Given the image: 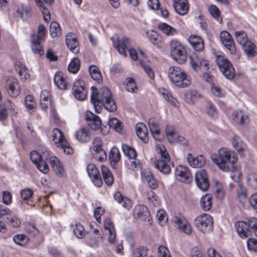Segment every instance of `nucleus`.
<instances>
[{"mask_svg": "<svg viewBox=\"0 0 257 257\" xmlns=\"http://www.w3.org/2000/svg\"><path fill=\"white\" fill-rule=\"evenodd\" d=\"M91 102L96 113L101 111L102 106L110 112H113L116 110V104L108 88L102 87L98 91L95 87H91Z\"/></svg>", "mask_w": 257, "mask_h": 257, "instance_id": "1", "label": "nucleus"}, {"mask_svg": "<svg viewBox=\"0 0 257 257\" xmlns=\"http://www.w3.org/2000/svg\"><path fill=\"white\" fill-rule=\"evenodd\" d=\"M211 159L223 172H229L231 164L236 163L237 157L235 153L228 149L222 148L217 153L211 155Z\"/></svg>", "mask_w": 257, "mask_h": 257, "instance_id": "2", "label": "nucleus"}, {"mask_svg": "<svg viewBox=\"0 0 257 257\" xmlns=\"http://www.w3.org/2000/svg\"><path fill=\"white\" fill-rule=\"evenodd\" d=\"M168 76L175 85L180 88L189 86L191 83V78L183 69L176 66H172L168 70Z\"/></svg>", "mask_w": 257, "mask_h": 257, "instance_id": "3", "label": "nucleus"}, {"mask_svg": "<svg viewBox=\"0 0 257 257\" xmlns=\"http://www.w3.org/2000/svg\"><path fill=\"white\" fill-rule=\"evenodd\" d=\"M113 45L117 49L118 52L124 57L126 56L127 51L129 52L131 58L136 60L138 59L136 51L134 49H130V40L126 37L120 39L116 35H114L111 38Z\"/></svg>", "mask_w": 257, "mask_h": 257, "instance_id": "4", "label": "nucleus"}, {"mask_svg": "<svg viewBox=\"0 0 257 257\" xmlns=\"http://www.w3.org/2000/svg\"><path fill=\"white\" fill-rule=\"evenodd\" d=\"M170 53L172 59L178 63L183 64L187 61V55L184 46L177 40L170 43Z\"/></svg>", "mask_w": 257, "mask_h": 257, "instance_id": "5", "label": "nucleus"}, {"mask_svg": "<svg viewBox=\"0 0 257 257\" xmlns=\"http://www.w3.org/2000/svg\"><path fill=\"white\" fill-rule=\"evenodd\" d=\"M216 64L224 76L228 79H233L235 75V70L230 61L224 55L215 56Z\"/></svg>", "mask_w": 257, "mask_h": 257, "instance_id": "6", "label": "nucleus"}, {"mask_svg": "<svg viewBox=\"0 0 257 257\" xmlns=\"http://www.w3.org/2000/svg\"><path fill=\"white\" fill-rule=\"evenodd\" d=\"M213 220L207 213L201 214L196 217L194 224L196 227L204 233L210 232L213 229Z\"/></svg>", "mask_w": 257, "mask_h": 257, "instance_id": "7", "label": "nucleus"}, {"mask_svg": "<svg viewBox=\"0 0 257 257\" xmlns=\"http://www.w3.org/2000/svg\"><path fill=\"white\" fill-rule=\"evenodd\" d=\"M45 38V33H32L31 35V48L32 52L38 56L44 54L41 43Z\"/></svg>", "mask_w": 257, "mask_h": 257, "instance_id": "8", "label": "nucleus"}, {"mask_svg": "<svg viewBox=\"0 0 257 257\" xmlns=\"http://www.w3.org/2000/svg\"><path fill=\"white\" fill-rule=\"evenodd\" d=\"M174 175L176 179L181 182L189 183L192 179L189 169L183 165H178L176 167Z\"/></svg>", "mask_w": 257, "mask_h": 257, "instance_id": "9", "label": "nucleus"}, {"mask_svg": "<svg viewBox=\"0 0 257 257\" xmlns=\"http://www.w3.org/2000/svg\"><path fill=\"white\" fill-rule=\"evenodd\" d=\"M172 221L180 231L186 234H190L191 233V227L188 220L182 214H178L174 216Z\"/></svg>", "mask_w": 257, "mask_h": 257, "instance_id": "10", "label": "nucleus"}, {"mask_svg": "<svg viewBox=\"0 0 257 257\" xmlns=\"http://www.w3.org/2000/svg\"><path fill=\"white\" fill-rule=\"evenodd\" d=\"M196 184L202 191H206L209 186L208 175L205 170L201 169L196 172L195 175Z\"/></svg>", "mask_w": 257, "mask_h": 257, "instance_id": "11", "label": "nucleus"}, {"mask_svg": "<svg viewBox=\"0 0 257 257\" xmlns=\"http://www.w3.org/2000/svg\"><path fill=\"white\" fill-rule=\"evenodd\" d=\"M85 82L82 80H77L74 84L73 94L74 97L78 100H85L87 96Z\"/></svg>", "mask_w": 257, "mask_h": 257, "instance_id": "12", "label": "nucleus"}, {"mask_svg": "<svg viewBox=\"0 0 257 257\" xmlns=\"http://www.w3.org/2000/svg\"><path fill=\"white\" fill-rule=\"evenodd\" d=\"M14 10L15 16L23 20H27L31 15L29 7L20 2L15 4Z\"/></svg>", "mask_w": 257, "mask_h": 257, "instance_id": "13", "label": "nucleus"}, {"mask_svg": "<svg viewBox=\"0 0 257 257\" xmlns=\"http://www.w3.org/2000/svg\"><path fill=\"white\" fill-rule=\"evenodd\" d=\"M86 170L94 185L97 187H100L102 181L99 171L95 166L92 164H89L87 166Z\"/></svg>", "mask_w": 257, "mask_h": 257, "instance_id": "14", "label": "nucleus"}, {"mask_svg": "<svg viewBox=\"0 0 257 257\" xmlns=\"http://www.w3.org/2000/svg\"><path fill=\"white\" fill-rule=\"evenodd\" d=\"M7 90L9 95L13 97H17L20 93V86L17 79L10 77L7 81Z\"/></svg>", "mask_w": 257, "mask_h": 257, "instance_id": "15", "label": "nucleus"}, {"mask_svg": "<svg viewBox=\"0 0 257 257\" xmlns=\"http://www.w3.org/2000/svg\"><path fill=\"white\" fill-rule=\"evenodd\" d=\"M192 67L195 69L197 67H203L205 69L209 68V61L202 58L199 54L193 53L189 56Z\"/></svg>", "mask_w": 257, "mask_h": 257, "instance_id": "16", "label": "nucleus"}, {"mask_svg": "<svg viewBox=\"0 0 257 257\" xmlns=\"http://www.w3.org/2000/svg\"><path fill=\"white\" fill-rule=\"evenodd\" d=\"M85 116L88 125L91 129L96 130L100 128L101 125V121L97 115L87 111L85 113Z\"/></svg>", "mask_w": 257, "mask_h": 257, "instance_id": "17", "label": "nucleus"}, {"mask_svg": "<svg viewBox=\"0 0 257 257\" xmlns=\"http://www.w3.org/2000/svg\"><path fill=\"white\" fill-rule=\"evenodd\" d=\"M236 230L241 237L245 238L251 234V228L249 226V220L247 222L238 221L235 224Z\"/></svg>", "mask_w": 257, "mask_h": 257, "instance_id": "18", "label": "nucleus"}, {"mask_svg": "<svg viewBox=\"0 0 257 257\" xmlns=\"http://www.w3.org/2000/svg\"><path fill=\"white\" fill-rule=\"evenodd\" d=\"M186 158L189 165L193 168H201L206 164V159L202 155L193 157L191 154L189 153Z\"/></svg>", "mask_w": 257, "mask_h": 257, "instance_id": "19", "label": "nucleus"}, {"mask_svg": "<svg viewBox=\"0 0 257 257\" xmlns=\"http://www.w3.org/2000/svg\"><path fill=\"white\" fill-rule=\"evenodd\" d=\"M66 43L69 50L74 54H77L80 50L78 42L73 33H68L66 36Z\"/></svg>", "mask_w": 257, "mask_h": 257, "instance_id": "20", "label": "nucleus"}, {"mask_svg": "<svg viewBox=\"0 0 257 257\" xmlns=\"http://www.w3.org/2000/svg\"><path fill=\"white\" fill-rule=\"evenodd\" d=\"M220 34V38L222 43L229 51L231 54H234L236 50L232 36L230 33Z\"/></svg>", "mask_w": 257, "mask_h": 257, "instance_id": "21", "label": "nucleus"}, {"mask_svg": "<svg viewBox=\"0 0 257 257\" xmlns=\"http://www.w3.org/2000/svg\"><path fill=\"white\" fill-rule=\"evenodd\" d=\"M134 215L135 218H140L143 220L149 221L150 213L147 207L144 205H138L135 206L134 209Z\"/></svg>", "mask_w": 257, "mask_h": 257, "instance_id": "22", "label": "nucleus"}, {"mask_svg": "<svg viewBox=\"0 0 257 257\" xmlns=\"http://www.w3.org/2000/svg\"><path fill=\"white\" fill-rule=\"evenodd\" d=\"M173 6L175 11L180 15L186 14L189 8L187 0H174Z\"/></svg>", "mask_w": 257, "mask_h": 257, "instance_id": "23", "label": "nucleus"}, {"mask_svg": "<svg viewBox=\"0 0 257 257\" xmlns=\"http://www.w3.org/2000/svg\"><path fill=\"white\" fill-rule=\"evenodd\" d=\"M50 165L54 171L58 176H62L64 175L65 170L62 163L58 159L54 156H51L49 158Z\"/></svg>", "mask_w": 257, "mask_h": 257, "instance_id": "24", "label": "nucleus"}, {"mask_svg": "<svg viewBox=\"0 0 257 257\" xmlns=\"http://www.w3.org/2000/svg\"><path fill=\"white\" fill-rule=\"evenodd\" d=\"M54 82L55 85L60 89L66 90L67 89L68 82L62 72H57L55 73Z\"/></svg>", "mask_w": 257, "mask_h": 257, "instance_id": "25", "label": "nucleus"}, {"mask_svg": "<svg viewBox=\"0 0 257 257\" xmlns=\"http://www.w3.org/2000/svg\"><path fill=\"white\" fill-rule=\"evenodd\" d=\"M231 144L233 148L241 156L244 155V152L246 149V146L238 136H234L231 140Z\"/></svg>", "mask_w": 257, "mask_h": 257, "instance_id": "26", "label": "nucleus"}, {"mask_svg": "<svg viewBox=\"0 0 257 257\" xmlns=\"http://www.w3.org/2000/svg\"><path fill=\"white\" fill-rule=\"evenodd\" d=\"M170 161H163L162 160H157L155 161L154 165L155 168L163 174L169 175L171 171V168L169 164Z\"/></svg>", "mask_w": 257, "mask_h": 257, "instance_id": "27", "label": "nucleus"}, {"mask_svg": "<svg viewBox=\"0 0 257 257\" xmlns=\"http://www.w3.org/2000/svg\"><path fill=\"white\" fill-rule=\"evenodd\" d=\"M148 124L153 138L156 140L160 141L161 138L160 135V129L157 121L154 118H150L148 120Z\"/></svg>", "mask_w": 257, "mask_h": 257, "instance_id": "28", "label": "nucleus"}, {"mask_svg": "<svg viewBox=\"0 0 257 257\" xmlns=\"http://www.w3.org/2000/svg\"><path fill=\"white\" fill-rule=\"evenodd\" d=\"M76 139L81 143H87L90 140V132L89 128L81 127L75 134Z\"/></svg>", "mask_w": 257, "mask_h": 257, "instance_id": "29", "label": "nucleus"}, {"mask_svg": "<svg viewBox=\"0 0 257 257\" xmlns=\"http://www.w3.org/2000/svg\"><path fill=\"white\" fill-rule=\"evenodd\" d=\"M232 119L239 124H246L249 121L248 116L240 110H235L232 113Z\"/></svg>", "mask_w": 257, "mask_h": 257, "instance_id": "30", "label": "nucleus"}, {"mask_svg": "<svg viewBox=\"0 0 257 257\" xmlns=\"http://www.w3.org/2000/svg\"><path fill=\"white\" fill-rule=\"evenodd\" d=\"M136 131L137 136L143 142L145 143L148 142V129L145 124L138 123L136 125Z\"/></svg>", "mask_w": 257, "mask_h": 257, "instance_id": "31", "label": "nucleus"}, {"mask_svg": "<svg viewBox=\"0 0 257 257\" xmlns=\"http://www.w3.org/2000/svg\"><path fill=\"white\" fill-rule=\"evenodd\" d=\"M188 41L196 51H200L204 48L202 39L196 35H192L188 38Z\"/></svg>", "mask_w": 257, "mask_h": 257, "instance_id": "32", "label": "nucleus"}, {"mask_svg": "<svg viewBox=\"0 0 257 257\" xmlns=\"http://www.w3.org/2000/svg\"><path fill=\"white\" fill-rule=\"evenodd\" d=\"M114 198L116 201L120 204L122 207L126 209L132 208V203L130 199L123 196L120 192H116L114 195Z\"/></svg>", "mask_w": 257, "mask_h": 257, "instance_id": "33", "label": "nucleus"}, {"mask_svg": "<svg viewBox=\"0 0 257 257\" xmlns=\"http://www.w3.org/2000/svg\"><path fill=\"white\" fill-rule=\"evenodd\" d=\"M160 93L163 96V97L168 101L173 106L178 107L179 106V102L178 100L174 98L172 94L169 91V90L164 89H159Z\"/></svg>", "mask_w": 257, "mask_h": 257, "instance_id": "34", "label": "nucleus"}, {"mask_svg": "<svg viewBox=\"0 0 257 257\" xmlns=\"http://www.w3.org/2000/svg\"><path fill=\"white\" fill-rule=\"evenodd\" d=\"M242 47L245 55L248 58H251L256 55L257 51L255 45L251 42H247Z\"/></svg>", "mask_w": 257, "mask_h": 257, "instance_id": "35", "label": "nucleus"}, {"mask_svg": "<svg viewBox=\"0 0 257 257\" xmlns=\"http://www.w3.org/2000/svg\"><path fill=\"white\" fill-rule=\"evenodd\" d=\"M200 204L201 208L204 211L209 210L212 206V197L210 194L203 195L200 199Z\"/></svg>", "mask_w": 257, "mask_h": 257, "instance_id": "36", "label": "nucleus"}, {"mask_svg": "<svg viewBox=\"0 0 257 257\" xmlns=\"http://www.w3.org/2000/svg\"><path fill=\"white\" fill-rule=\"evenodd\" d=\"M204 111L205 113L210 117L215 118L217 115V109L212 102L207 101L204 106Z\"/></svg>", "mask_w": 257, "mask_h": 257, "instance_id": "37", "label": "nucleus"}, {"mask_svg": "<svg viewBox=\"0 0 257 257\" xmlns=\"http://www.w3.org/2000/svg\"><path fill=\"white\" fill-rule=\"evenodd\" d=\"M52 140L59 147L63 141H66L62 132L58 128H55L53 130L52 134Z\"/></svg>", "mask_w": 257, "mask_h": 257, "instance_id": "38", "label": "nucleus"}, {"mask_svg": "<svg viewBox=\"0 0 257 257\" xmlns=\"http://www.w3.org/2000/svg\"><path fill=\"white\" fill-rule=\"evenodd\" d=\"M186 100L188 104H194L201 98V95L195 90H190L185 95Z\"/></svg>", "mask_w": 257, "mask_h": 257, "instance_id": "39", "label": "nucleus"}, {"mask_svg": "<svg viewBox=\"0 0 257 257\" xmlns=\"http://www.w3.org/2000/svg\"><path fill=\"white\" fill-rule=\"evenodd\" d=\"M15 68L21 79H27L29 77L30 75L28 73V70L22 63L20 62H16L15 64Z\"/></svg>", "mask_w": 257, "mask_h": 257, "instance_id": "40", "label": "nucleus"}, {"mask_svg": "<svg viewBox=\"0 0 257 257\" xmlns=\"http://www.w3.org/2000/svg\"><path fill=\"white\" fill-rule=\"evenodd\" d=\"M101 173L105 184L108 186L112 184L114 181L113 177L109 169L104 166L101 167Z\"/></svg>", "mask_w": 257, "mask_h": 257, "instance_id": "41", "label": "nucleus"}, {"mask_svg": "<svg viewBox=\"0 0 257 257\" xmlns=\"http://www.w3.org/2000/svg\"><path fill=\"white\" fill-rule=\"evenodd\" d=\"M89 71L91 77L93 79L98 83H100L102 82L101 74L97 67L94 65L91 66L89 67Z\"/></svg>", "mask_w": 257, "mask_h": 257, "instance_id": "42", "label": "nucleus"}, {"mask_svg": "<svg viewBox=\"0 0 257 257\" xmlns=\"http://www.w3.org/2000/svg\"><path fill=\"white\" fill-rule=\"evenodd\" d=\"M37 6L39 7L43 15L44 20L48 23L51 19L49 11L44 6L41 0H35Z\"/></svg>", "mask_w": 257, "mask_h": 257, "instance_id": "43", "label": "nucleus"}, {"mask_svg": "<svg viewBox=\"0 0 257 257\" xmlns=\"http://www.w3.org/2000/svg\"><path fill=\"white\" fill-rule=\"evenodd\" d=\"M156 150L158 153L160 154L161 158L159 160L163 161H170V157L165 147L162 144H159L157 146Z\"/></svg>", "mask_w": 257, "mask_h": 257, "instance_id": "44", "label": "nucleus"}, {"mask_svg": "<svg viewBox=\"0 0 257 257\" xmlns=\"http://www.w3.org/2000/svg\"><path fill=\"white\" fill-rule=\"evenodd\" d=\"M121 148L123 152L130 159H135L137 157V153L135 150L126 144H122Z\"/></svg>", "mask_w": 257, "mask_h": 257, "instance_id": "45", "label": "nucleus"}, {"mask_svg": "<svg viewBox=\"0 0 257 257\" xmlns=\"http://www.w3.org/2000/svg\"><path fill=\"white\" fill-rule=\"evenodd\" d=\"M14 241L18 245L25 246L29 242V237L24 234H19L13 237Z\"/></svg>", "mask_w": 257, "mask_h": 257, "instance_id": "46", "label": "nucleus"}, {"mask_svg": "<svg viewBox=\"0 0 257 257\" xmlns=\"http://www.w3.org/2000/svg\"><path fill=\"white\" fill-rule=\"evenodd\" d=\"M246 182L248 186L257 189V173L248 174L246 177Z\"/></svg>", "mask_w": 257, "mask_h": 257, "instance_id": "47", "label": "nucleus"}, {"mask_svg": "<svg viewBox=\"0 0 257 257\" xmlns=\"http://www.w3.org/2000/svg\"><path fill=\"white\" fill-rule=\"evenodd\" d=\"M126 89L132 93H136L138 90V87L134 79L128 77L125 79Z\"/></svg>", "mask_w": 257, "mask_h": 257, "instance_id": "48", "label": "nucleus"}, {"mask_svg": "<svg viewBox=\"0 0 257 257\" xmlns=\"http://www.w3.org/2000/svg\"><path fill=\"white\" fill-rule=\"evenodd\" d=\"M73 229L74 234L79 238H82L85 235V229L80 223H75Z\"/></svg>", "mask_w": 257, "mask_h": 257, "instance_id": "49", "label": "nucleus"}, {"mask_svg": "<svg viewBox=\"0 0 257 257\" xmlns=\"http://www.w3.org/2000/svg\"><path fill=\"white\" fill-rule=\"evenodd\" d=\"M120 153L118 149L116 147H113L110 150L109 154V159L110 163H113L115 164L120 159Z\"/></svg>", "mask_w": 257, "mask_h": 257, "instance_id": "50", "label": "nucleus"}, {"mask_svg": "<svg viewBox=\"0 0 257 257\" xmlns=\"http://www.w3.org/2000/svg\"><path fill=\"white\" fill-rule=\"evenodd\" d=\"M208 11L211 16L215 19L217 22L219 23H222V20L220 17V11L216 6L214 5L210 6L208 9Z\"/></svg>", "mask_w": 257, "mask_h": 257, "instance_id": "51", "label": "nucleus"}, {"mask_svg": "<svg viewBox=\"0 0 257 257\" xmlns=\"http://www.w3.org/2000/svg\"><path fill=\"white\" fill-rule=\"evenodd\" d=\"M91 153L94 158L100 162H102L106 159V154L102 148L91 151Z\"/></svg>", "mask_w": 257, "mask_h": 257, "instance_id": "52", "label": "nucleus"}, {"mask_svg": "<svg viewBox=\"0 0 257 257\" xmlns=\"http://www.w3.org/2000/svg\"><path fill=\"white\" fill-rule=\"evenodd\" d=\"M79 68L80 61L77 58H73L68 66V70L73 73H76L79 70Z\"/></svg>", "mask_w": 257, "mask_h": 257, "instance_id": "53", "label": "nucleus"}, {"mask_svg": "<svg viewBox=\"0 0 257 257\" xmlns=\"http://www.w3.org/2000/svg\"><path fill=\"white\" fill-rule=\"evenodd\" d=\"M237 195L239 202L244 203L246 199V191L241 184H239L237 189Z\"/></svg>", "mask_w": 257, "mask_h": 257, "instance_id": "54", "label": "nucleus"}, {"mask_svg": "<svg viewBox=\"0 0 257 257\" xmlns=\"http://www.w3.org/2000/svg\"><path fill=\"white\" fill-rule=\"evenodd\" d=\"M108 125L110 128L119 132L122 128L121 122L115 118H111L108 121Z\"/></svg>", "mask_w": 257, "mask_h": 257, "instance_id": "55", "label": "nucleus"}, {"mask_svg": "<svg viewBox=\"0 0 257 257\" xmlns=\"http://www.w3.org/2000/svg\"><path fill=\"white\" fill-rule=\"evenodd\" d=\"M156 217L161 226L164 225L168 220L166 213L164 210H159L156 214Z\"/></svg>", "mask_w": 257, "mask_h": 257, "instance_id": "56", "label": "nucleus"}, {"mask_svg": "<svg viewBox=\"0 0 257 257\" xmlns=\"http://www.w3.org/2000/svg\"><path fill=\"white\" fill-rule=\"evenodd\" d=\"M165 132L169 142L170 143H174V138L177 134L175 132L174 127L171 125L166 126Z\"/></svg>", "mask_w": 257, "mask_h": 257, "instance_id": "57", "label": "nucleus"}, {"mask_svg": "<svg viewBox=\"0 0 257 257\" xmlns=\"http://www.w3.org/2000/svg\"><path fill=\"white\" fill-rule=\"evenodd\" d=\"M146 197L150 203H152L155 206L159 204L158 197L155 193L152 190H150L146 193Z\"/></svg>", "mask_w": 257, "mask_h": 257, "instance_id": "58", "label": "nucleus"}, {"mask_svg": "<svg viewBox=\"0 0 257 257\" xmlns=\"http://www.w3.org/2000/svg\"><path fill=\"white\" fill-rule=\"evenodd\" d=\"M26 230L32 236H36L39 233V231L35 225L30 222L26 224Z\"/></svg>", "mask_w": 257, "mask_h": 257, "instance_id": "59", "label": "nucleus"}, {"mask_svg": "<svg viewBox=\"0 0 257 257\" xmlns=\"http://www.w3.org/2000/svg\"><path fill=\"white\" fill-rule=\"evenodd\" d=\"M30 158L31 161L36 165L39 162L45 159L42 158V156L37 151H33L30 153Z\"/></svg>", "mask_w": 257, "mask_h": 257, "instance_id": "60", "label": "nucleus"}, {"mask_svg": "<svg viewBox=\"0 0 257 257\" xmlns=\"http://www.w3.org/2000/svg\"><path fill=\"white\" fill-rule=\"evenodd\" d=\"M127 165L128 169L133 171H137L141 168L140 162L136 159H130L127 162Z\"/></svg>", "mask_w": 257, "mask_h": 257, "instance_id": "61", "label": "nucleus"}, {"mask_svg": "<svg viewBox=\"0 0 257 257\" xmlns=\"http://www.w3.org/2000/svg\"><path fill=\"white\" fill-rule=\"evenodd\" d=\"M25 103L26 107L29 110H33L35 108L36 103L32 95H28L26 96Z\"/></svg>", "mask_w": 257, "mask_h": 257, "instance_id": "62", "label": "nucleus"}, {"mask_svg": "<svg viewBox=\"0 0 257 257\" xmlns=\"http://www.w3.org/2000/svg\"><path fill=\"white\" fill-rule=\"evenodd\" d=\"M150 42L154 45H158L162 41V37L159 33H151L148 36Z\"/></svg>", "mask_w": 257, "mask_h": 257, "instance_id": "63", "label": "nucleus"}, {"mask_svg": "<svg viewBox=\"0 0 257 257\" xmlns=\"http://www.w3.org/2000/svg\"><path fill=\"white\" fill-rule=\"evenodd\" d=\"M147 250L146 247H137L134 252V257H147Z\"/></svg>", "mask_w": 257, "mask_h": 257, "instance_id": "64", "label": "nucleus"}]
</instances>
